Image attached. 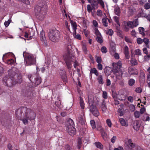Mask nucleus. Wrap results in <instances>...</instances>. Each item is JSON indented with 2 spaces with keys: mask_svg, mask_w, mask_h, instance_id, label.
<instances>
[{
  "mask_svg": "<svg viewBox=\"0 0 150 150\" xmlns=\"http://www.w3.org/2000/svg\"><path fill=\"white\" fill-rule=\"evenodd\" d=\"M96 62L98 63H101L102 62L101 58L100 57H97L96 59Z\"/></svg>",
  "mask_w": 150,
  "mask_h": 150,
  "instance_id": "obj_54",
  "label": "nucleus"
},
{
  "mask_svg": "<svg viewBox=\"0 0 150 150\" xmlns=\"http://www.w3.org/2000/svg\"><path fill=\"white\" fill-rule=\"evenodd\" d=\"M131 64L132 65H136L138 64L137 62L136 59L135 58H132L130 60Z\"/></svg>",
  "mask_w": 150,
  "mask_h": 150,
  "instance_id": "obj_32",
  "label": "nucleus"
},
{
  "mask_svg": "<svg viewBox=\"0 0 150 150\" xmlns=\"http://www.w3.org/2000/svg\"><path fill=\"white\" fill-rule=\"evenodd\" d=\"M106 33L110 36H112L113 34V32L111 29H110L106 31Z\"/></svg>",
  "mask_w": 150,
  "mask_h": 150,
  "instance_id": "obj_39",
  "label": "nucleus"
},
{
  "mask_svg": "<svg viewBox=\"0 0 150 150\" xmlns=\"http://www.w3.org/2000/svg\"><path fill=\"white\" fill-rule=\"evenodd\" d=\"M133 150H143V149L141 148V147L138 145H136V146L134 147V149Z\"/></svg>",
  "mask_w": 150,
  "mask_h": 150,
  "instance_id": "obj_46",
  "label": "nucleus"
},
{
  "mask_svg": "<svg viewBox=\"0 0 150 150\" xmlns=\"http://www.w3.org/2000/svg\"><path fill=\"white\" fill-rule=\"evenodd\" d=\"M90 124L93 129H94L96 128V126L95 122L94 120H91L90 122Z\"/></svg>",
  "mask_w": 150,
  "mask_h": 150,
  "instance_id": "obj_38",
  "label": "nucleus"
},
{
  "mask_svg": "<svg viewBox=\"0 0 150 150\" xmlns=\"http://www.w3.org/2000/svg\"><path fill=\"white\" fill-rule=\"evenodd\" d=\"M104 100H103L101 105V108H102V111L103 112H105L107 108L106 105V103L104 102Z\"/></svg>",
  "mask_w": 150,
  "mask_h": 150,
  "instance_id": "obj_28",
  "label": "nucleus"
},
{
  "mask_svg": "<svg viewBox=\"0 0 150 150\" xmlns=\"http://www.w3.org/2000/svg\"><path fill=\"white\" fill-rule=\"evenodd\" d=\"M93 24L95 27H98V23L97 21L96 20H93Z\"/></svg>",
  "mask_w": 150,
  "mask_h": 150,
  "instance_id": "obj_63",
  "label": "nucleus"
},
{
  "mask_svg": "<svg viewBox=\"0 0 150 150\" xmlns=\"http://www.w3.org/2000/svg\"><path fill=\"white\" fill-rule=\"evenodd\" d=\"M103 97L104 99H106L107 98V93L106 91H104L103 92Z\"/></svg>",
  "mask_w": 150,
  "mask_h": 150,
  "instance_id": "obj_51",
  "label": "nucleus"
},
{
  "mask_svg": "<svg viewBox=\"0 0 150 150\" xmlns=\"http://www.w3.org/2000/svg\"><path fill=\"white\" fill-rule=\"evenodd\" d=\"M108 18L106 17L103 18L102 19V23L103 25L105 27H107L108 25Z\"/></svg>",
  "mask_w": 150,
  "mask_h": 150,
  "instance_id": "obj_17",
  "label": "nucleus"
},
{
  "mask_svg": "<svg viewBox=\"0 0 150 150\" xmlns=\"http://www.w3.org/2000/svg\"><path fill=\"white\" fill-rule=\"evenodd\" d=\"M25 114L26 116H27L30 120H34L36 116L35 113L29 109H26Z\"/></svg>",
  "mask_w": 150,
  "mask_h": 150,
  "instance_id": "obj_9",
  "label": "nucleus"
},
{
  "mask_svg": "<svg viewBox=\"0 0 150 150\" xmlns=\"http://www.w3.org/2000/svg\"><path fill=\"white\" fill-rule=\"evenodd\" d=\"M119 120L121 125L122 126H127L128 124L127 122H126L124 119L122 118L119 119Z\"/></svg>",
  "mask_w": 150,
  "mask_h": 150,
  "instance_id": "obj_13",
  "label": "nucleus"
},
{
  "mask_svg": "<svg viewBox=\"0 0 150 150\" xmlns=\"http://www.w3.org/2000/svg\"><path fill=\"white\" fill-rule=\"evenodd\" d=\"M14 81L10 77L9 78L8 76H6L3 78L2 81L4 85L10 87H12L15 83H16L14 82Z\"/></svg>",
  "mask_w": 150,
  "mask_h": 150,
  "instance_id": "obj_7",
  "label": "nucleus"
},
{
  "mask_svg": "<svg viewBox=\"0 0 150 150\" xmlns=\"http://www.w3.org/2000/svg\"><path fill=\"white\" fill-rule=\"evenodd\" d=\"M129 73L130 74L137 75V72L136 69L132 68H130L129 69Z\"/></svg>",
  "mask_w": 150,
  "mask_h": 150,
  "instance_id": "obj_22",
  "label": "nucleus"
},
{
  "mask_svg": "<svg viewBox=\"0 0 150 150\" xmlns=\"http://www.w3.org/2000/svg\"><path fill=\"white\" fill-rule=\"evenodd\" d=\"M116 65L117 67H119V68H120L121 67V66H122L121 62L120 61H118L117 62V64L115 66H116Z\"/></svg>",
  "mask_w": 150,
  "mask_h": 150,
  "instance_id": "obj_60",
  "label": "nucleus"
},
{
  "mask_svg": "<svg viewBox=\"0 0 150 150\" xmlns=\"http://www.w3.org/2000/svg\"><path fill=\"white\" fill-rule=\"evenodd\" d=\"M114 11L115 14L119 16L120 14V9L119 7H116L114 10Z\"/></svg>",
  "mask_w": 150,
  "mask_h": 150,
  "instance_id": "obj_27",
  "label": "nucleus"
},
{
  "mask_svg": "<svg viewBox=\"0 0 150 150\" xmlns=\"http://www.w3.org/2000/svg\"><path fill=\"white\" fill-rule=\"evenodd\" d=\"M29 120V119L27 116H26L25 114L24 115L23 118L21 119L25 125H27L28 123V120Z\"/></svg>",
  "mask_w": 150,
  "mask_h": 150,
  "instance_id": "obj_14",
  "label": "nucleus"
},
{
  "mask_svg": "<svg viewBox=\"0 0 150 150\" xmlns=\"http://www.w3.org/2000/svg\"><path fill=\"white\" fill-rule=\"evenodd\" d=\"M74 124L73 120L70 119L67 122V131L69 134L72 136H74L75 133V128L74 127Z\"/></svg>",
  "mask_w": 150,
  "mask_h": 150,
  "instance_id": "obj_6",
  "label": "nucleus"
},
{
  "mask_svg": "<svg viewBox=\"0 0 150 150\" xmlns=\"http://www.w3.org/2000/svg\"><path fill=\"white\" fill-rule=\"evenodd\" d=\"M132 21H124L123 22V26L126 31H127L130 28H132Z\"/></svg>",
  "mask_w": 150,
  "mask_h": 150,
  "instance_id": "obj_10",
  "label": "nucleus"
},
{
  "mask_svg": "<svg viewBox=\"0 0 150 150\" xmlns=\"http://www.w3.org/2000/svg\"><path fill=\"white\" fill-rule=\"evenodd\" d=\"M94 33L97 36H101V34L97 28H95L94 29Z\"/></svg>",
  "mask_w": 150,
  "mask_h": 150,
  "instance_id": "obj_37",
  "label": "nucleus"
},
{
  "mask_svg": "<svg viewBox=\"0 0 150 150\" xmlns=\"http://www.w3.org/2000/svg\"><path fill=\"white\" fill-rule=\"evenodd\" d=\"M79 103L80 106L82 109H83L84 107V103L83 100L82 98L81 97H79Z\"/></svg>",
  "mask_w": 150,
  "mask_h": 150,
  "instance_id": "obj_23",
  "label": "nucleus"
},
{
  "mask_svg": "<svg viewBox=\"0 0 150 150\" xmlns=\"http://www.w3.org/2000/svg\"><path fill=\"white\" fill-rule=\"evenodd\" d=\"M124 53L125 56V57L127 59H128L129 57V48L128 47L126 46L125 47Z\"/></svg>",
  "mask_w": 150,
  "mask_h": 150,
  "instance_id": "obj_16",
  "label": "nucleus"
},
{
  "mask_svg": "<svg viewBox=\"0 0 150 150\" xmlns=\"http://www.w3.org/2000/svg\"><path fill=\"white\" fill-rule=\"evenodd\" d=\"M101 36V35L98 36L96 38V40L98 42L100 43H101L103 42V40Z\"/></svg>",
  "mask_w": 150,
  "mask_h": 150,
  "instance_id": "obj_42",
  "label": "nucleus"
},
{
  "mask_svg": "<svg viewBox=\"0 0 150 150\" xmlns=\"http://www.w3.org/2000/svg\"><path fill=\"white\" fill-rule=\"evenodd\" d=\"M97 14L98 16L101 17L103 16V13L100 10H98L97 11Z\"/></svg>",
  "mask_w": 150,
  "mask_h": 150,
  "instance_id": "obj_45",
  "label": "nucleus"
},
{
  "mask_svg": "<svg viewBox=\"0 0 150 150\" xmlns=\"http://www.w3.org/2000/svg\"><path fill=\"white\" fill-rule=\"evenodd\" d=\"M7 63L8 64L11 65H15L16 64L15 60L12 59H11L8 60L7 62Z\"/></svg>",
  "mask_w": 150,
  "mask_h": 150,
  "instance_id": "obj_31",
  "label": "nucleus"
},
{
  "mask_svg": "<svg viewBox=\"0 0 150 150\" xmlns=\"http://www.w3.org/2000/svg\"><path fill=\"white\" fill-rule=\"evenodd\" d=\"M97 80L99 83L101 84H103L104 82L103 80V76L102 75H100L98 77Z\"/></svg>",
  "mask_w": 150,
  "mask_h": 150,
  "instance_id": "obj_25",
  "label": "nucleus"
},
{
  "mask_svg": "<svg viewBox=\"0 0 150 150\" xmlns=\"http://www.w3.org/2000/svg\"><path fill=\"white\" fill-rule=\"evenodd\" d=\"M135 91L137 93H140L142 91V89L141 87H138L136 88Z\"/></svg>",
  "mask_w": 150,
  "mask_h": 150,
  "instance_id": "obj_44",
  "label": "nucleus"
},
{
  "mask_svg": "<svg viewBox=\"0 0 150 150\" xmlns=\"http://www.w3.org/2000/svg\"><path fill=\"white\" fill-rule=\"evenodd\" d=\"M106 122L108 126L109 127H112V123L111 120L110 119H107L106 120Z\"/></svg>",
  "mask_w": 150,
  "mask_h": 150,
  "instance_id": "obj_36",
  "label": "nucleus"
},
{
  "mask_svg": "<svg viewBox=\"0 0 150 150\" xmlns=\"http://www.w3.org/2000/svg\"><path fill=\"white\" fill-rule=\"evenodd\" d=\"M149 42V40L147 38H144L143 39V42H144L146 45L148 44Z\"/></svg>",
  "mask_w": 150,
  "mask_h": 150,
  "instance_id": "obj_58",
  "label": "nucleus"
},
{
  "mask_svg": "<svg viewBox=\"0 0 150 150\" xmlns=\"http://www.w3.org/2000/svg\"><path fill=\"white\" fill-rule=\"evenodd\" d=\"M59 74L63 81H66L67 78L65 71L60 70L59 71Z\"/></svg>",
  "mask_w": 150,
  "mask_h": 150,
  "instance_id": "obj_11",
  "label": "nucleus"
},
{
  "mask_svg": "<svg viewBox=\"0 0 150 150\" xmlns=\"http://www.w3.org/2000/svg\"><path fill=\"white\" fill-rule=\"evenodd\" d=\"M101 135L104 140H106L107 139V134L105 133Z\"/></svg>",
  "mask_w": 150,
  "mask_h": 150,
  "instance_id": "obj_59",
  "label": "nucleus"
},
{
  "mask_svg": "<svg viewBox=\"0 0 150 150\" xmlns=\"http://www.w3.org/2000/svg\"><path fill=\"white\" fill-rule=\"evenodd\" d=\"M128 143L129 146L131 147L132 148H134L136 144L135 143L132 142V140L131 139H129L128 140Z\"/></svg>",
  "mask_w": 150,
  "mask_h": 150,
  "instance_id": "obj_21",
  "label": "nucleus"
},
{
  "mask_svg": "<svg viewBox=\"0 0 150 150\" xmlns=\"http://www.w3.org/2000/svg\"><path fill=\"white\" fill-rule=\"evenodd\" d=\"M139 33L142 34L143 35L144 33V29L141 27L139 28Z\"/></svg>",
  "mask_w": 150,
  "mask_h": 150,
  "instance_id": "obj_43",
  "label": "nucleus"
},
{
  "mask_svg": "<svg viewBox=\"0 0 150 150\" xmlns=\"http://www.w3.org/2000/svg\"><path fill=\"white\" fill-rule=\"evenodd\" d=\"M113 73L114 74L117 79L121 80L122 78V71L120 68H118L117 66H114L112 69Z\"/></svg>",
  "mask_w": 150,
  "mask_h": 150,
  "instance_id": "obj_8",
  "label": "nucleus"
},
{
  "mask_svg": "<svg viewBox=\"0 0 150 150\" xmlns=\"http://www.w3.org/2000/svg\"><path fill=\"white\" fill-rule=\"evenodd\" d=\"M40 37L42 41H44L45 40V32L44 31H42L40 34Z\"/></svg>",
  "mask_w": 150,
  "mask_h": 150,
  "instance_id": "obj_30",
  "label": "nucleus"
},
{
  "mask_svg": "<svg viewBox=\"0 0 150 150\" xmlns=\"http://www.w3.org/2000/svg\"><path fill=\"white\" fill-rule=\"evenodd\" d=\"M11 20H8L7 21H6L4 23V25L5 27H8L9 25Z\"/></svg>",
  "mask_w": 150,
  "mask_h": 150,
  "instance_id": "obj_50",
  "label": "nucleus"
},
{
  "mask_svg": "<svg viewBox=\"0 0 150 150\" xmlns=\"http://www.w3.org/2000/svg\"><path fill=\"white\" fill-rule=\"evenodd\" d=\"M91 5L93 8L94 9H97L98 7V2L94 0H93V1L91 2Z\"/></svg>",
  "mask_w": 150,
  "mask_h": 150,
  "instance_id": "obj_15",
  "label": "nucleus"
},
{
  "mask_svg": "<svg viewBox=\"0 0 150 150\" xmlns=\"http://www.w3.org/2000/svg\"><path fill=\"white\" fill-rule=\"evenodd\" d=\"M23 56L25 59V64L27 66L33 65L35 63L36 60L35 56L32 54L24 52Z\"/></svg>",
  "mask_w": 150,
  "mask_h": 150,
  "instance_id": "obj_4",
  "label": "nucleus"
},
{
  "mask_svg": "<svg viewBox=\"0 0 150 150\" xmlns=\"http://www.w3.org/2000/svg\"><path fill=\"white\" fill-rule=\"evenodd\" d=\"M137 42L138 44H141L143 42V40L140 38H138L137 40Z\"/></svg>",
  "mask_w": 150,
  "mask_h": 150,
  "instance_id": "obj_56",
  "label": "nucleus"
},
{
  "mask_svg": "<svg viewBox=\"0 0 150 150\" xmlns=\"http://www.w3.org/2000/svg\"><path fill=\"white\" fill-rule=\"evenodd\" d=\"M132 28L137 26L139 24L138 21L137 19H135L132 22Z\"/></svg>",
  "mask_w": 150,
  "mask_h": 150,
  "instance_id": "obj_26",
  "label": "nucleus"
},
{
  "mask_svg": "<svg viewBox=\"0 0 150 150\" xmlns=\"http://www.w3.org/2000/svg\"><path fill=\"white\" fill-rule=\"evenodd\" d=\"M114 20L117 23L118 25L117 27H120V22H119V18L116 16L114 17Z\"/></svg>",
  "mask_w": 150,
  "mask_h": 150,
  "instance_id": "obj_34",
  "label": "nucleus"
},
{
  "mask_svg": "<svg viewBox=\"0 0 150 150\" xmlns=\"http://www.w3.org/2000/svg\"><path fill=\"white\" fill-rule=\"evenodd\" d=\"M144 8L146 9H149L150 8V4L147 3L144 6Z\"/></svg>",
  "mask_w": 150,
  "mask_h": 150,
  "instance_id": "obj_53",
  "label": "nucleus"
},
{
  "mask_svg": "<svg viewBox=\"0 0 150 150\" xmlns=\"http://www.w3.org/2000/svg\"><path fill=\"white\" fill-rule=\"evenodd\" d=\"M134 52L135 54L136 55H141L142 54L141 51L139 49L135 50Z\"/></svg>",
  "mask_w": 150,
  "mask_h": 150,
  "instance_id": "obj_41",
  "label": "nucleus"
},
{
  "mask_svg": "<svg viewBox=\"0 0 150 150\" xmlns=\"http://www.w3.org/2000/svg\"><path fill=\"white\" fill-rule=\"evenodd\" d=\"M128 100L131 103H132L133 101V98L131 96H129L128 98Z\"/></svg>",
  "mask_w": 150,
  "mask_h": 150,
  "instance_id": "obj_62",
  "label": "nucleus"
},
{
  "mask_svg": "<svg viewBox=\"0 0 150 150\" xmlns=\"http://www.w3.org/2000/svg\"><path fill=\"white\" fill-rule=\"evenodd\" d=\"M8 77L14 80V82L19 84L22 81L21 77L18 75V71L16 67H13L8 71Z\"/></svg>",
  "mask_w": 150,
  "mask_h": 150,
  "instance_id": "obj_3",
  "label": "nucleus"
},
{
  "mask_svg": "<svg viewBox=\"0 0 150 150\" xmlns=\"http://www.w3.org/2000/svg\"><path fill=\"white\" fill-rule=\"evenodd\" d=\"M70 23L72 26L73 32H75V31H76V30L77 29V25L76 23L71 20L70 21Z\"/></svg>",
  "mask_w": 150,
  "mask_h": 150,
  "instance_id": "obj_18",
  "label": "nucleus"
},
{
  "mask_svg": "<svg viewBox=\"0 0 150 150\" xmlns=\"http://www.w3.org/2000/svg\"><path fill=\"white\" fill-rule=\"evenodd\" d=\"M135 81L133 79H131L128 81V84L130 86H132L135 83Z\"/></svg>",
  "mask_w": 150,
  "mask_h": 150,
  "instance_id": "obj_35",
  "label": "nucleus"
},
{
  "mask_svg": "<svg viewBox=\"0 0 150 150\" xmlns=\"http://www.w3.org/2000/svg\"><path fill=\"white\" fill-rule=\"evenodd\" d=\"M134 117L136 118H138L140 117V112L138 111H136L134 113Z\"/></svg>",
  "mask_w": 150,
  "mask_h": 150,
  "instance_id": "obj_40",
  "label": "nucleus"
},
{
  "mask_svg": "<svg viewBox=\"0 0 150 150\" xmlns=\"http://www.w3.org/2000/svg\"><path fill=\"white\" fill-rule=\"evenodd\" d=\"M88 102L90 112L95 116H98L99 112L96 106L98 103L96 98L92 96L88 97Z\"/></svg>",
  "mask_w": 150,
  "mask_h": 150,
  "instance_id": "obj_2",
  "label": "nucleus"
},
{
  "mask_svg": "<svg viewBox=\"0 0 150 150\" xmlns=\"http://www.w3.org/2000/svg\"><path fill=\"white\" fill-rule=\"evenodd\" d=\"M55 104L57 107H59L61 105L60 100H58L57 101L55 102Z\"/></svg>",
  "mask_w": 150,
  "mask_h": 150,
  "instance_id": "obj_57",
  "label": "nucleus"
},
{
  "mask_svg": "<svg viewBox=\"0 0 150 150\" xmlns=\"http://www.w3.org/2000/svg\"><path fill=\"white\" fill-rule=\"evenodd\" d=\"M135 11V9L132 6H131L128 8L127 12L128 16H130L132 15Z\"/></svg>",
  "mask_w": 150,
  "mask_h": 150,
  "instance_id": "obj_12",
  "label": "nucleus"
},
{
  "mask_svg": "<svg viewBox=\"0 0 150 150\" xmlns=\"http://www.w3.org/2000/svg\"><path fill=\"white\" fill-rule=\"evenodd\" d=\"M90 73L94 74L97 76L99 75V73L97 70L95 68H93L91 69Z\"/></svg>",
  "mask_w": 150,
  "mask_h": 150,
  "instance_id": "obj_24",
  "label": "nucleus"
},
{
  "mask_svg": "<svg viewBox=\"0 0 150 150\" xmlns=\"http://www.w3.org/2000/svg\"><path fill=\"white\" fill-rule=\"evenodd\" d=\"M117 139V137L115 136H113L111 139V142L112 143H115L116 140Z\"/></svg>",
  "mask_w": 150,
  "mask_h": 150,
  "instance_id": "obj_47",
  "label": "nucleus"
},
{
  "mask_svg": "<svg viewBox=\"0 0 150 150\" xmlns=\"http://www.w3.org/2000/svg\"><path fill=\"white\" fill-rule=\"evenodd\" d=\"M145 111V108H142L140 109L139 112L140 114H142L144 113Z\"/></svg>",
  "mask_w": 150,
  "mask_h": 150,
  "instance_id": "obj_61",
  "label": "nucleus"
},
{
  "mask_svg": "<svg viewBox=\"0 0 150 150\" xmlns=\"http://www.w3.org/2000/svg\"><path fill=\"white\" fill-rule=\"evenodd\" d=\"M35 85H38L41 82V79L39 78H37L35 79Z\"/></svg>",
  "mask_w": 150,
  "mask_h": 150,
  "instance_id": "obj_33",
  "label": "nucleus"
},
{
  "mask_svg": "<svg viewBox=\"0 0 150 150\" xmlns=\"http://www.w3.org/2000/svg\"><path fill=\"white\" fill-rule=\"evenodd\" d=\"M47 7L44 3L39 4L35 7V12L37 17L40 20H42L46 14Z\"/></svg>",
  "mask_w": 150,
  "mask_h": 150,
  "instance_id": "obj_1",
  "label": "nucleus"
},
{
  "mask_svg": "<svg viewBox=\"0 0 150 150\" xmlns=\"http://www.w3.org/2000/svg\"><path fill=\"white\" fill-rule=\"evenodd\" d=\"M93 9V8H91V6L90 5L88 4L87 6V10L90 13L91 12V10L92 9Z\"/></svg>",
  "mask_w": 150,
  "mask_h": 150,
  "instance_id": "obj_48",
  "label": "nucleus"
},
{
  "mask_svg": "<svg viewBox=\"0 0 150 150\" xmlns=\"http://www.w3.org/2000/svg\"><path fill=\"white\" fill-rule=\"evenodd\" d=\"M96 146L98 148L102 149L103 148V146L100 142H96L94 143Z\"/></svg>",
  "mask_w": 150,
  "mask_h": 150,
  "instance_id": "obj_29",
  "label": "nucleus"
},
{
  "mask_svg": "<svg viewBox=\"0 0 150 150\" xmlns=\"http://www.w3.org/2000/svg\"><path fill=\"white\" fill-rule=\"evenodd\" d=\"M60 32L57 30H51L49 33L50 39L54 42H57L60 38Z\"/></svg>",
  "mask_w": 150,
  "mask_h": 150,
  "instance_id": "obj_5",
  "label": "nucleus"
},
{
  "mask_svg": "<svg viewBox=\"0 0 150 150\" xmlns=\"http://www.w3.org/2000/svg\"><path fill=\"white\" fill-rule=\"evenodd\" d=\"M76 31H75V32H73L72 34L74 38L77 39L79 40H81V36L79 34L76 35Z\"/></svg>",
  "mask_w": 150,
  "mask_h": 150,
  "instance_id": "obj_20",
  "label": "nucleus"
},
{
  "mask_svg": "<svg viewBox=\"0 0 150 150\" xmlns=\"http://www.w3.org/2000/svg\"><path fill=\"white\" fill-rule=\"evenodd\" d=\"M98 3H99L103 7H104V4L102 0H97Z\"/></svg>",
  "mask_w": 150,
  "mask_h": 150,
  "instance_id": "obj_52",
  "label": "nucleus"
},
{
  "mask_svg": "<svg viewBox=\"0 0 150 150\" xmlns=\"http://www.w3.org/2000/svg\"><path fill=\"white\" fill-rule=\"evenodd\" d=\"M97 67L99 70H101L103 69V66L101 63L98 64L97 65Z\"/></svg>",
  "mask_w": 150,
  "mask_h": 150,
  "instance_id": "obj_55",
  "label": "nucleus"
},
{
  "mask_svg": "<svg viewBox=\"0 0 150 150\" xmlns=\"http://www.w3.org/2000/svg\"><path fill=\"white\" fill-rule=\"evenodd\" d=\"M101 51L102 53H105L107 52V50L106 47H103L101 48Z\"/></svg>",
  "mask_w": 150,
  "mask_h": 150,
  "instance_id": "obj_49",
  "label": "nucleus"
},
{
  "mask_svg": "<svg viewBox=\"0 0 150 150\" xmlns=\"http://www.w3.org/2000/svg\"><path fill=\"white\" fill-rule=\"evenodd\" d=\"M125 41L128 43H131V41L129 38L127 37H125Z\"/></svg>",
  "mask_w": 150,
  "mask_h": 150,
  "instance_id": "obj_64",
  "label": "nucleus"
},
{
  "mask_svg": "<svg viewBox=\"0 0 150 150\" xmlns=\"http://www.w3.org/2000/svg\"><path fill=\"white\" fill-rule=\"evenodd\" d=\"M65 62L66 63L67 65V68L69 70H71L72 67V64H71V62L70 61L66 59L65 60Z\"/></svg>",
  "mask_w": 150,
  "mask_h": 150,
  "instance_id": "obj_19",
  "label": "nucleus"
}]
</instances>
